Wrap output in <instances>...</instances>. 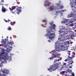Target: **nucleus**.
Here are the masks:
<instances>
[{
    "label": "nucleus",
    "instance_id": "f257e3e1",
    "mask_svg": "<svg viewBox=\"0 0 76 76\" xmlns=\"http://www.w3.org/2000/svg\"><path fill=\"white\" fill-rule=\"evenodd\" d=\"M5 53L6 52H4L3 50H2L1 52L0 51V60L1 61H2V62L1 63V64H0V67H2L1 66L2 64H2V63H4V61H1V59L2 60H4V59L8 60H9L10 61H12V56H9V54L7 53L5 54Z\"/></svg>",
    "mask_w": 76,
    "mask_h": 76
},
{
    "label": "nucleus",
    "instance_id": "4c0bfd02",
    "mask_svg": "<svg viewBox=\"0 0 76 76\" xmlns=\"http://www.w3.org/2000/svg\"><path fill=\"white\" fill-rule=\"evenodd\" d=\"M4 20L5 22H8V21L7 20Z\"/></svg>",
    "mask_w": 76,
    "mask_h": 76
},
{
    "label": "nucleus",
    "instance_id": "39448f33",
    "mask_svg": "<svg viewBox=\"0 0 76 76\" xmlns=\"http://www.w3.org/2000/svg\"><path fill=\"white\" fill-rule=\"evenodd\" d=\"M58 47H60V51H65L69 49L68 47H67L64 44L60 45Z\"/></svg>",
    "mask_w": 76,
    "mask_h": 76
},
{
    "label": "nucleus",
    "instance_id": "ddd939ff",
    "mask_svg": "<svg viewBox=\"0 0 76 76\" xmlns=\"http://www.w3.org/2000/svg\"><path fill=\"white\" fill-rule=\"evenodd\" d=\"M60 47H59V46H58V47H57L55 48V50L53 52V53H55L56 51H58V52H60Z\"/></svg>",
    "mask_w": 76,
    "mask_h": 76
},
{
    "label": "nucleus",
    "instance_id": "49530a36",
    "mask_svg": "<svg viewBox=\"0 0 76 76\" xmlns=\"http://www.w3.org/2000/svg\"><path fill=\"white\" fill-rule=\"evenodd\" d=\"M73 50H74V51H75V49H73Z\"/></svg>",
    "mask_w": 76,
    "mask_h": 76
},
{
    "label": "nucleus",
    "instance_id": "603ef678",
    "mask_svg": "<svg viewBox=\"0 0 76 76\" xmlns=\"http://www.w3.org/2000/svg\"><path fill=\"white\" fill-rule=\"evenodd\" d=\"M67 34V33H65V34Z\"/></svg>",
    "mask_w": 76,
    "mask_h": 76
},
{
    "label": "nucleus",
    "instance_id": "f8f14e48",
    "mask_svg": "<svg viewBox=\"0 0 76 76\" xmlns=\"http://www.w3.org/2000/svg\"><path fill=\"white\" fill-rule=\"evenodd\" d=\"M68 60H69V61L68 62V63H69V64H72L73 63V61L72 60V57H69L68 58Z\"/></svg>",
    "mask_w": 76,
    "mask_h": 76
},
{
    "label": "nucleus",
    "instance_id": "c03bdc74",
    "mask_svg": "<svg viewBox=\"0 0 76 76\" xmlns=\"http://www.w3.org/2000/svg\"><path fill=\"white\" fill-rule=\"evenodd\" d=\"M48 41L49 42H51V41L50 40H48Z\"/></svg>",
    "mask_w": 76,
    "mask_h": 76
},
{
    "label": "nucleus",
    "instance_id": "a19ab883",
    "mask_svg": "<svg viewBox=\"0 0 76 76\" xmlns=\"http://www.w3.org/2000/svg\"><path fill=\"white\" fill-rule=\"evenodd\" d=\"M67 76H73V75L72 74L70 75H68Z\"/></svg>",
    "mask_w": 76,
    "mask_h": 76
},
{
    "label": "nucleus",
    "instance_id": "bb28decb",
    "mask_svg": "<svg viewBox=\"0 0 76 76\" xmlns=\"http://www.w3.org/2000/svg\"><path fill=\"white\" fill-rule=\"evenodd\" d=\"M64 8V6H61L60 8V9H63Z\"/></svg>",
    "mask_w": 76,
    "mask_h": 76
},
{
    "label": "nucleus",
    "instance_id": "a878e982",
    "mask_svg": "<svg viewBox=\"0 0 76 76\" xmlns=\"http://www.w3.org/2000/svg\"><path fill=\"white\" fill-rule=\"evenodd\" d=\"M57 60L55 59L54 61V64H55V63H57Z\"/></svg>",
    "mask_w": 76,
    "mask_h": 76
},
{
    "label": "nucleus",
    "instance_id": "ea45409f",
    "mask_svg": "<svg viewBox=\"0 0 76 76\" xmlns=\"http://www.w3.org/2000/svg\"><path fill=\"white\" fill-rule=\"evenodd\" d=\"M61 60V59H58L57 60V61H60V60Z\"/></svg>",
    "mask_w": 76,
    "mask_h": 76
},
{
    "label": "nucleus",
    "instance_id": "3c124183",
    "mask_svg": "<svg viewBox=\"0 0 76 76\" xmlns=\"http://www.w3.org/2000/svg\"><path fill=\"white\" fill-rule=\"evenodd\" d=\"M7 38H8V36H7Z\"/></svg>",
    "mask_w": 76,
    "mask_h": 76
},
{
    "label": "nucleus",
    "instance_id": "2f4dec72",
    "mask_svg": "<svg viewBox=\"0 0 76 76\" xmlns=\"http://www.w3.org/2000/svg\"><path fill=\"white\" fill-rule=\"evenodd\" d=\"M64 65L66 66H67V64H66V63H64Z\"/></svg>",
    "mask_w": 76,
    "mask_h": 76
},
{
    "label": "nucleus",
    "instance_id": "9d476101",
    "mask_svg": "<svg viewBox=\"0 0 76 76\" xmlns=\"http://www.w3.org/2000/svg\"><path fill=\"white\" fill-rule=\"evenodd\" d=\"M70 15H72V19L76 20V11H72L70 13Z\"/></svg>",
    "mask_w": 76,
    "mask_h": 76
},
{
    "label": "nucleus",
    "instance_id": "2eb2a0df",
    "mask_svg": "<svg viewBox=\"0 0 76 76\" xmlns=\"http://www.w3.org/2000/svg\"><path fill=\"white\" fill-rule=\"evenodd\" d=\"M46 5H47L48 6H50V3L48 1H45V6H46Z\"/></svg>",
    "mask_w": 76,
    "mask_h": 76
},
{
    "label": "nucleus",
    "instance_id": "7c9ffc66",
    "mask_svg": "<svg viewBox=\"0 0 76 76\" xmlns=\"http://www.w3.org/2000/svg\"><path fill=\"white\" fill-rule=\"evenodd\" d=\"M42 22H47V20H43Z\"/></svg>",
    "mask_w": 76,
    "mask_h": 76
},
{
    "label": "nucleus",
    "instance_id": "f3484780",
    "mask_svg": "<svg viewBox=\"0 0 76 76\" xmlns=\"http://www.w3.org/2000/svg\"><path fill=\"white\" fill-rule=\"evenodd\" d=\"M67 47H68L69 46V42L66 41V43L64 44Z\"/></svg>",
    "mask_w": 76,
    "mask_h": 76
},
{
    "label": "nucleus",
    "instance_id": "e433bc0d",
    "mask_svg": "<svg viewBox=\"0 0 76 76\" xmlns=\"http://www.w3.org/2000/svg\"><path fill=\"white\" fill-rule=\"evenodd\" d=\"M68 61V60L67 59H66L64 61Z\"/></svg>",
    "mask_w": 76,
    "mask_h": 76
},
{
    "label": "nucleus",
    "instance_id": "aec40b11",
    "mask_svg": "<svg viewBox=\"0 0 76 76\" xmlns=\"http://www.w3.org/2000/svg\"><path fill=\"white\" fill-rule=\"evenodd\" d=\"M72 16H73V15H72V14H70V13L69 15H68L67 16V17L68 18H71V17H72Z\"/></svg>",
    "mask_w": 76,
    "mask_h": 76
},
{
    "label": "nucleus",
    "instance_id": "4468645a",
    "mask_svg": "<svg viewBox=\"0 0 76 76\" xmlns=\"http://www.w3.org/2000/svg\"><path fill=\"white\" fill-rule=\"evenodd\" d=\"M2 43H3V45H4V47L5 48H6L7 49V45H6V41H4V39H2Z\"/></svg>",
    "mask_w": 76,
    "mask_h": 76
},
{
    "label": "nucleus",
    "instance_id": "0eeeda50",
    "mask_svg": "<svg viewBox=\"0 0 76 76\" xmlns=\"http://www.w3.org/2000/svg\"><path fill=\"white\" fill-rule=\"evenodd\" d=\"M60 53H52V58H50V60L51 59H53V58L54 57H56V58H59L60 57Z\"/></svg>",
    "mask_w": 76,
    "mask_h": 76
},
{
    "label": "nucleus",
    "instance_id": "6e6d98bb",
    "mask_svg": "<svg viewBox=\"0 0 76 76\" xmlns=\"http://www.w3.org/2000/svg\"><path fill=\"white\" fill-rule=\"evenodd\" d=\"M42 25V26H43V25Z\"/></svg>",
    "mask_w": 76,
    "mask_h": 76
},
{
    "label": "nucleus",
    "instance_id": "6ab92c4d",
    "mask_svg": "<svg viewBox=\"0 0 76 76\" xmlns=\"http://www.w3.org/2000/svg\"><path fill=\"white\" fill-rule=\"evenodd\" d=\"M56 25L55 24H53L52 26H51L50 27H51V28L52 29H54L56 28Z\"/></svg>",
    "mask_w": 76,
    "mask_h": 76
},
{
    "label": "nucleus",
    "instance_id": "72a5a7b5",
    "mask_svg": "<svg viewBox=\"0 0 76 76\" xmlns=\"http://www.w3.org/2000/svg\"><path fill=\"white\" fill-rule=\"evenodd\" d=\"M10 23H11V25L13 26V22H11Z\"/></svg>",
    "mask_w": 76,
    "mask_h": 76
},
{
    "label": "nucleus",
    "instance_id": "cd10ccee",
    "mask_svg": "<svg viewBox=\"0 0 76 76\" xmlns=\"http://www.w3.org/2000/svg\"><path fill=\"white\" fill-rule=\"evenodd\" d=\"M65 72L64 71H62L60 72L61 75H62L63 73H64Z\"/></svg>",
    "mask_w": 76,
    "mask_h": 76
},
{
    "label": "nucleus",
    "instance_id": "b1692460",
    "mask_svg": "<svg viewBox=\"0 0 76 76\" xmlns=\"http://www.w3.org/2000/svg\"><path fill=\"white\" fill-rule=\"evenodd\" d=\"M56 6H57V7H60L61 6V5L60 4H56Z\"/></svg>",
    "mask_w": 76,
    "mask_h": 76
},
{
    "label": "nucleus",
    "instance_id": "09e8293b",
    "mask_svg": "<svg viewBox=\"0 0 76 76\" xmlns=\"http://www.w3.org/2000/svg\"><path fill=\"white\" fill-rule=\"evenodd\" d=\"M14 13V12H12V13Z\"/></svg>",
    "mask_w": 76,
    "mask_h": 76
},
{
    "label": "nucleus",
    "instance_id": "4be33fe9",
    "mask_svg": "<svg viewBox=\"0 0 76 76\" xmlns=\"http://www.w3.org/2000/svg\"><path fill=\"white\" fill-rule=\"evenodd\" d=\"M10 44V45H12L13 44H14V43L13 42H10L9 43Z\"/></svg>",
    "mask_w": 76,
    "mask_h": 76
},
{
    "label": "nucleus",
    "instance_id": "37998d69",
    "mask_svg": "<svg viewBox=\"0 0 76 76\" xmlns=\"http://www.w3.org/2000/svg\"><path fill=\"white\" fill-rule=\"evenodd\" d=\"M73 34H72V35H71V37H75V36H73Z\"/></svg>",
    "mask_w": 76,
    "mask_h": 76
},
{
    "label": "nucleus",
    "instance_id": "5fc2aeb1",
    "mask_svg": "<svg viewBox=\"0 0 76 76\" xmlns=\"http://www.w3.org/2000/svg\"><path fill=\"white\" fill-rule=\"evenodd\" d=\"M2 38H3V36L2 37Z\"/></svg>",
    "mask_w": 76,
    "mask_h": 76
},
{
    "label": "nucleus",
    "instance_id": "5701e85b",
    "mask_svg": "<svg viewBox=\"0 0 76 76\" xmlns=\"http://www.w3.org/2000/svg\"><path fill=\"white\" fill-rule=\"evenodd\" d=\"M7 29L9 31H10V30H12V29L11 28V27H9L8 28H7Z\"/></svg>",
    "mask_w": 76,
    "mask_h": 76
},
{
    "label": "nucleus",
    "instance_id": "9b49d317",
    "mask_svg": "<svg viewBox=\"0 0 76 76\" xmlns=\"http://www.w3.org/2000/svg\"><path fill=\"white\" fill-rule=\"evenodd\" d=\"M0 5H2V8L1 10L2 12L3 13H5V12H6V10L3 6V4H1V2L0 4Z\"/></svg>",
    "mask_w": 76,
    "mask_h": 76
},
{
    "label": "nucleus",
    "instance_id": "dca6fc26",
    "mask_svg": "<svg viewBox=\"0 0 76 76\" xmlns=\"http://www.w3.org/2000/svg\"><path fill=\"white\" fill-rule=\"evenodd\" d=\"M56 13H58L60 14V16H63V13L61 12L60 11H58L56 12Z\"/></svg>",
    "mask_w": 76,
    "mask_h": 76
},
{
    "label": "nucleus",
    "instance_id": "a18cd8bd",
    "mask_svg": "<svg viewBox=\"0 0 76 76\" xmlns=\"http://www.w3.org/2000/svg\"><path fill=\"white\" fill-rule=\"evenodd\" d=\"M7 5H9V4H7V5H6V6H7V7H8V6H7Z\"/></svg>",
    "mask_w": 76,
    "mask_h": 76
},
{
    "label": "nucleus",
    "instance_id": "c756f323",
    "mask_svg": "<svg viewBox=\"0 0 76 76\" xmlns=\"http://www.w3.org/2000/svg\"><path fill=\"white\" fill-rule=\"evenodd\" d=\"M50 25H53V22H50Z\"/></svg>",
    "mask_w": 76,
    "mask_h": 76
},
{
    "label": "nucleus",
    "instance_id": "f03ea898",
    "mask_svg": "<svg viewBox=\"0 0 76 76\" xmlns=\"http://www.w3.org/2000/svg\"><path fill=\"white\" fill-rule=\"evenodd\" d=\"M60 62H58L56 64H55L54 65L50 66L48 70L50 72H51L52 71L56 70L57 69H58L60 70H61L63 69V66H60Z\"/></svg>",
    "mask_w": 76,
    "mask_h": 76
},
{
    "label": "nucleus",
    "instance_id": "20e7f679",
    "mask_svg": "<svg viewBox=\"0 0 76 76\" xmlns=\"http://www.w3.org/2000/svg\"><path fill=\"white\" fill-rule=\"evenodd\" d=\"M9 9H10V10H11V11L13 10H15V9H16L17 11V12H16L17 13L18 15H19L20 12L22 11V7H18V6H14V7L12 6L11 7V8L9 7Z\"/></svg>",
    "mask_w": 76,
    "mask_h": 76
},
{
    "label": "nucleus",
    "instance_id": "58836bf2",
    "mask_svg": "<svg viewBox=\"0 0 76 76\" xmlns=\"http://www.w3.org/2000/svg\"><path fill=\"white\" fill-rule=\"evenodd\" d=\"M63 41V39H61L60 40H59L58 41L59 42V41Z\"/></svg>",
    "mask_w": 76,
    "mask_h": 76
},
{
    "label": "nucleus",
    "instance_id": "c85d7f7f",
    "mask_svg": "<svg viewBox=\"0 0 76 76\" xmlns=\"http://www.w3.org/2000/svg\"><path fill=\"white\" fill-rule=\"evenodd\" d=\"M68 71V72H69V73H71V72H72V70H67Z\"/></svg>",
    "mask_w": 76,
    "mask_h": 76
},
{
    "label": "nucleus",
    "instance_id": "79ce46f5",
    "mask_svg": "<svg viewBox=\"0 0 76 76\" xmlns=\"http://www.w3.org/2000/svg\"><path fill=\"white\" fill-rule=\"evenodd\" d=\"M15 23H16L15 22H14L13 23V24H15Z\"/></svg>",
    "mask_w": 76,
    "mask_h": 76
},
{
    "label": "nucleus",
    "instance_id": "7ed1b4c3",
    "mask_svg": "<svg viewBox=\"0 0 76 76\" xmlns=\"http://www.w3.org/2000/svg\"><path fill=\"white\" fill-rule=\"evenodd\" d=\"M47 31L48 34L46 35V36H48V37H49V38L50 39L54 38L56 34L54 32L52 31L51 28H50V30L48 29H47Z\"/></svg>",
    "mask_w": 76,
    "mask_h": 76
},
{
    "label": "nucleus",
    "instance_id": "423d86ee",
    "mask_svg": "<svg viewBox=\"0 0 76 76\" xmlns=\"http://www.w3.org/2000/svg\"><path fill=\"white\" fill-rule=\"evenodd\" d=\"M1 70L2 71L3 74H1V72H0V76H6V74L7 75L9 74V72L8 70L4 69L3 70L2 69H1Z\"/></svg>",
    "mask_w": 76,
    "mask_h": 76
},
{
    "label": "nucleus",
    "instance_id": "a211bd4d",
    "mask_svg": "<svg viewBox=\"0 0 76 76\" xmlns=\"http://www.w3.org/2000/svg\"><path fill=\"white\" fill-rule=\"evenodd\" d=\"M56 8H55L54 7V6H50V10H53L54 9H56Z\"/></svg>",
    "mask_w": 76,
    "mask_h": 76
},
{
    "label": "nucleus",
    "instance_id": "f704fd0d",
    "mask_svg": "<svg viewBox=\"0 0 76 76\" xmlns=\"http://www.w3.org/2000/svg\"><path fill=\"white\" fill-rule=\"evenodd\" d=\"M59 44V43H58L57 42H55V44Z\"/></svg>",
    "mask_w": 76,
    "mask_h": 76
},
{
    "label": "nucleus",
    "instance_id": "473e14b6",
    "mask_svg": "<svg viewBox=\"0 0 76 76\" xmlns=\"http://www.w3.org/2000/svg\"><path fill=\"white\" fill-rule=\"evenodd\" d=\"M65 11H66V10H62V11H61V12H65Z\"/></svg>",
    "mask_w": 76,
    "mask_h": 76
},
{
    "label": "nucleus",
    "instance_id": "de8ad7c7",
    "mask_svg": "<svg viewBox=\"0 0 76 76\" xmlns=\"http://www.w3.org/2000/svg\"><path fill=\"white\" fill-rule=\"evenodd\" d=\"M74 31H75V32H76V30H75Z\"/></svg>",
    "mask_w": 76,
    "mask_h": 76
},
{
    "label": "nucleus",
    "instance_id": "8fccbe9b",
    "mask_svg": "<svg viewBox=\"0 0 76 76\" xmlns=\"http://www.w3.org/2000/svg\"><path fill=\"white\" fill-rule=\"evenodd\" d=\"M10 38L11 39H12V37H10Z\"/></svg>",
    "mask_w": 76,
    "mask_h": 76
},
{
    "label": "nucleus",
    "instance_id": "c9c22d12",
    "mask_svg": "<svg viewBox=\"0 0 76 76\" xmlns=\"http://www.w3.org/2000/svg\"><path fill=\"white\" fill-rule=\"evenodd\" d=\"M1 2H3V3H4V0H1V2L0 3H1V4H2V3H1Z\"/></svg>",
    "mask_w": 76,
    "mask_h": 76
},
{
    "label": "nucleus",
    "instance_id": "1a4fd4ad",
    "mask_svg": "<svg viewBox=\"0 0 76 76\" xmlns=\"http://www.w3.org/2000/svg\"><path fill=\"white\" fill-rule=\"evenodd\" d=\"M72 21H70L69 19H65L61 21V23H66V25H69L70 23H72Z\"/></svg>",
    "mask_w": 76,
    "mask_h": 76
},
{
    "label": "nucleus",
    "instance_id": "393cba45",
    "mask_svg": "<svg viewBox=\"0 0 76 76\" xmlns=\"http://www.w3.org/2000/svg\"><path fill=\"white\" fill-rule=\"evenodd\" d=\"M61 38H62V37H61V36H60L59 37V38H58V40H60L61 39Z\"/></svg>",
    "mask_w": 76,
    "mask_h": 76
},
{
    "label": "nucleus",
    "instance_id": "864d4df0",
    "mask_svg": "<svg viewBox=\"0 0 76 76\" xmlns=\"http://www.w3.org/2000/svg\"><path fill=\"white\" fill-rule=\"evenodd\" d=\"M0 46H1V45H0Z\"/></svg>",
    "mask_w": 76,
    "mask_h": 76
},
{
    "label": "nucleus",
    "instance_id": "412c9836",
    "mask_svg": "<svg viewBox=\"0 0 76 76\" xmlns=\"http://www.w3.org/2000/svg\"><path fill=\"white\" fill-rule=\"evenodd\" d=\"M72 64H68L67 65V66H68L69 67V68H72Z\"/></svg>",
    "mask_w": 76,
    "mask_h": 76
},
{
    "label": "nucleus",
    "instance_id": "6e6552de",
    "mask_svg": "<svg viewBox=\"0 0 76 76\" xmlns=\"http://www.w3.org/2000/svg\"><path fill=\"white\" fill-rule=\"evenodd\" d=\"M70 28L69 27H67V28H65V27H64L60 30V31H61V33H62V32H67L66 31L67 30V31L70 32Z\"/></svg>",
    "mask_w": 76,
    "mask_h": 76
}]
</instances>
